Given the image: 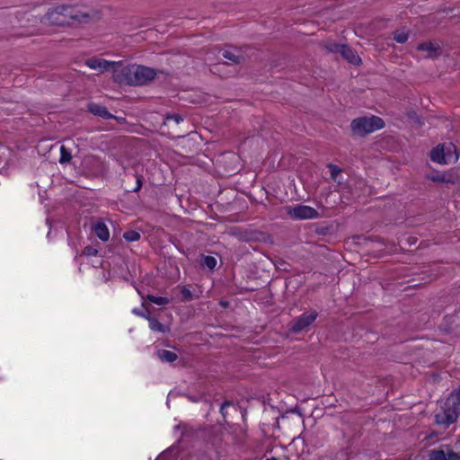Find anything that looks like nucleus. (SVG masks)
Masks as SVG:
<instances>
[{"label": "nucleus", "instance_id": "nucleus-1", "mask_svg": "<svg viewBox=\"0 0 460 460\" xmlns=\"http://www.w3.org/2000/svg\"><path fill=\"white\" fill-rule=\"evenodd\" d=\"M47 17L56 26H74L87 23L91 19L89 13L83 12L75 5L67 4H61L49 9Z\"/></svg>", "mask_w": 460, "mask_h": 460}, {"label": "nucleus", "instance_id": "nucleus-2", "mask_svg": "<svg viewBox=\"0 0 460 460\" xmlns=\"http://www.w3.org/2000/svg\"><path fill=\"white\" fill-rule=\"evenodd\" d=\"M156 75L155 70L141 65H130L122 67L116 75V81L128 85H144Z\"/></svg>", "mask_w": 460, "mask_h": 460}, {"label": "nucleus", "instance_id": "nucleus-3", "mask_svg": "<svg viewBox=\"0 0 460 460\" xmlns=\"http://www.w3.org/2000/svg\"><path fill=\"white\" fill-rule=\"evenodd\" d=\"M460 416V390L450 393L441 411L435 415V423L444 428L455 423Z\"/></svg>", "mask_w": 460, "mask_h": 460}, {"label": "nucleus", "instance_id": "nucleus-4", "mask_svg": "<svg viewBox=\"0 0 460 460\" xmlns=\"http://www.w3.org/2000/svg\"><path fill=\"white\" fill-rule=\"evenodd\" d=\"M384 119L378 116H363L351 120L350 129L353 136L364 137L367 135L385 128Z\"/></svg>", "mask_w": 460, "mask_h": 460}, {"label": "nucleus", "instance_id": "nucleus-5", "mask_svg": "<svg viewBox=\"0 0 460 460\" xmlns=\"http://www.w3.org/2000/svg\"><path fill=\"white\" fill-rule=\"evenodd\" d=\"M317 315V312L313 311L310 314H303L299 317L293 319L289 324V331L294 333H298L307 330L315 321Z\"/></svg>", "mask_w": 460, "mask_h": 460}, {"label": "nucleus", "instance_id": "nucleus-6", "mask_svg": "<svg viewBox=\"0 0 460 460\" xmlns=\"http://www.w3.org/2000/svg\"><path fill=\"white\" fill-rule=\"evenodd\" d=\"M288 212L295 219H312L319 217L317 210L308 206L288 208Z\"/></svg>", "mask_w": 460, "mask_h": 460}, {"label": "nucleus", "instance_id": "nucleus-7", "mask_svg": "<svg viewBox=\"0 0 460 460\" xmlns=\"http://www.w3.org/2000/svg\"><path fill=\"white\" fill-rule=\"evenodd\" d=\"M221 51L223 58L228 59L234 65H242L245 62L244 52L236 47L227 46Z\"/></svg>", "mask_w": 460, "mask_h": 460}, {"label": "nucleus", "instance_id": "nucleus-8", "mask_svg": "<svg viewBox=\"0 0 460 460\" xmlns=\"http://www.w3.org/2000/svg\"><path fill=\"white\" fill-rule=\"evenodd\" d=\"M429 460H460V453L447 449H432L429 451Z\"/></svg>", "mask_w": 460, "mask_h": 460}, {"label": "nucleus", "instance_id": "nucleus-9", "mask_svg": "<svg viewBox=\"0 0 460 460\" xmlns=\"http://www.w3.org/2000/svg\"><path fill=\"white\" fill-rule=\"evenodd\" d=\"M87 66L92 69L99 70L100 72L108 71L111 68H113L116 66V63L113 61H108L102 58H92L85 61Z\"/></svg>", "mask_w": 460, "mask_h": 460}, {"label": "nucleus", "instance_id": "nucleus-10", "mask_svg": "<svg viewBox=\"0 0 460 460\" xmlns=\"http://www.w3.org/2000/svg\"><path fill=\"white\" fill-rule=\"evenodd\" d=\"M87 108L89 112L102 119H117L116 116L111 114L103 105L95 102H90L88 103Z\"/></svg>", "mask_w": 460, "mask_h": 460}, {"label": "nucleus", "instance_id": "nucleus-11", "mask_svg": "<svg viewBox=\"0 0 460 460\" xmlns=\"http://www.w3.org/2000/svg\"><path fill=\"white\" fill-rule=\"evenodd\" d=\"M340 54L345 60L352 65H359L361 63V58L357 51L347 44L342 45Z\"/></svg>", "mask_w": 460, "mask_h": 460}, {"label": "nucleus", "instance_id": "nucleus-12", "mask_svg": "<svg viewBox=\"0 0 460 460\" xmlns=\"http://www.w3.org/2000/svg\"><path fill=\"white\" fill-rule=\"evenodd\" d=\"M418 50L428 52V58H436L442 53V49L438 44L432 42H422L417 46Z\"/></svg>", "mask_w": 460, "mask_h": 460}, {"label": "nucleus", "instance_id": "nucleus-13", "mask_svg": "<svg viewBox=\"0 0 460 460\" xmlns=\"http://www.w3.org/2000/svg\"><path fill=\"white\" fill-rule=\"evenodd\" d=\"M93 229L100 240H102L103 242H106L109 240L110 231L108 229L107 226L103 222H102V221L97 222L93 226Z\"/></svg>", "mask_w": 460, "mask_h": 460}, {"label": "nucleus", "instance_id": "nucleus-14", "mask_svg": "<svg viewBox=\"0 0 460 460\" xmlns=\"http://www.w3.org/2000/svg\"><path fill=\"white\" fill-rule=\"evenodd\" d=\"M178 447L176 446H172L163 451L155 460H176L178 457Z\"/></svg>", "mask_w": 460, "mask_h": 460}, {"label": "nucleus", "instance_id": "nucleus-15", "mask_svg": "<svg viewBox=\"0 0 460 460\" xmlns=\"http://www.w3.org/2000/svg\"><path fill=\"white\" fill-rule=\"evenodd\" d=\"M157 357L164 363H172L178 358V355L175 352L167 349H158Z\"/></svg>", "mask_w": 460, "mask_h": 460}, {"label": "nucleus", "instance_id": "nucleus-16", "mask_svg": "<svg viewBox=\"0 0 460 460\" xmlns=\"http://www.w3.org/2000/svg\"><path fill=\"white\" fill-rule=\"evenodd\" d=\"M430 159L431 161L438 164H446L447 162L443 146L440 147L438 146L437 147L433 148L430 152Z\"/></svg>", "mask_w": 460, "mask_h": 460}, {"label": "nucleus", "instance_id": "nucleus-17", "mask_svg": "<svg viewBox=\"0 0 460 460\" xmlns=\"http://www.w3.org/2000/svg\"><path fill=\"white\" fill-rule=\"evenodd\" d=\"M128 181H135L136 185L131 189H126L128 192H137L138 191L143 185V176L138 174H132L131 176H128Z\"/></svg>", "mask_w": 460, "mask_h": 460}, {"label": "nucleus", "instance_id": "nucleus-18", "mask_svg": "<svg viewBox=\"0 0 460 460\" xmlns=\"http://www.w3.org/2000/svg\"><path fill=\"white\" fill-rule=\"evenodd\" d=\"M149 327L154 332H162V333H164L167 332V328L155 317L149 319Z\"/></svg>", "mask_w": 460, "mask_h": 460}, {"label": "nucleus", "instance_id": "nucleus-19", "mask_svg": "<svg viewBox=\"0 0 460 460\" xmlns=\"http://www.w3.org/2000/svg\"><path fill=\"white\" fill-rule=\"evenodd\" d=\"M327 168L330 171L331 179L341 183L338 178L341 175L342 170L338 165L333 164H328Z\"/></svg>", "mask_w": 460, "mask_h": 460}, {"label": "nucleus", "instance_id": "nucleus-20", "mask_svg": "<svg viewBox=\"0 0 460 460\" xmlns=\"http://www.w3.org/2000/svg\"><path fill=\"white\" fill-rule=\"evenodd\" d=\"M200 264L204 268L214 270L217 265V260L213 256H203Z\"/></svg>", "mask_w": 460, "mask_h": 460}, {"label": "nucleus", "instance_id": "nucleus-21", "mask_svg": "<svg viewBox=\"0 0 460 460\" xmlns=\"http://www.w3.org/2000/svg\"><path fill=\"white\" fill-rule=\"evenodd\" d=\"M72 159V155L69 149H67L65 146H61L60 147V158L59 163L61 164H65L70 162Z\"/></svg>", "mask_w": 460, "mask_h": 460}, {"label": "nucleus", "instance_id": "nucleus-22", "mask_svg": "<svg viewBox=\"0 0 460 460\" xmlns=\"http://www.w3.org/2000/svg\"><path fill=\"white\" fill-rule=\"evenodd\" d=\"M342 45L335 42H327L324 44V49L328 53L340 54Z\"/></svg>", "mask_w": 460, "mask_h": 460}, {"label": "nucleus", "instance_id": "nucleus-23", "mask_svg": "<svg viewBox=\"0 0 460 460\" xmlns=\"http://www.w3.org/2000/svg\"><path fill=\"white\" fill-rule=\"evenodd\" d=\"M146 298L155 304V305H168L170 300L167 298V297H164V296H155L154 295H147L146 296Z\"/></svg>", "mask_w": 460, "mask_h": 460}, {"label": "nucleus", "instance_id": "nucleus-24", "mask_svg": "<svg viewBox=\"0 0 460 460\" xmlns=\"http://www.w3.org/2000/svg\"><path fill=\"white\" fill-rule=\"evenodd\" d=\"M123 237L128 242H136L140 239V234L137 231L130 230L123 234Z\"/></svg>", "mask_w": 460, "mask_h": 460}, {"label": "nucleus", "instance_id": "nucleus-25", "mask_svg": "<svg viewBox=\"0 0 460 460\" xmlns=\"http://www.w3.org/2000/svg\"><path fill=\"white\" fill-rule=\"evenodd\" d=\"M409 39V34L404 31H395L394 33V40L398 43H405Z\"/></svg>", "mask_w": 460, "mask_h": 460}, {"label": "nucleus", "instance_id": "nucleus-26", "mask_svg": "<svg viewBox=\"0 0 460 460\" xmlns=\"http://www.w3.org/2000/svg\"><path fill=\"white\" fill-rule=\"evenodd\" d=\"M228 407H233V402L232 401H228V400H226L220 406V413L225 420V422H227L226 421V415H227V411L226 409Z\"/></svg>", "mask_w": 460, "mask_h": 460}, {"label": "nucleus", "instance_id": "nucleus-27", "mask_svg": "<svg viewBox=\"0 0 460 460\" xmlns=\"http://www.w3.org/2000/svg\"><path fill=\"white\" fill-rule=\"evenodd\" d=\"M181 294L182 296V298L186 301H190L193 298L191 291L186 287L181 288Z\"/></svg>", "mask_w": 460, "mask_h": 460}, {"label": "nucleus", "instance_id": "nucleus-28", "mask_svg": "<svg viewBox=\"0 0 460 460\" xmlns=\"http://www.w3.org/2000/svg\"><path fill=\"white\" fill-rule=\"evenodd\" d=\"M165 119L166 120H173L176 124H179L180 122H181L183 120V118L181 115L174 113V114H167L165 117Z\"/></svg>", "mask_w": 460, "mask_h": 460}, {"label": "nucleus", "instance_id": "nucleus-29", "mask_svg": "<svg viewBox=\"0 0 460 460\" xmlns=\"http://www.w3.org/2000/svg\"><path fill=\"white\" fill-rule=\"evenodd\" d=\"M83 253L87 256H96L98 253L97 249L93 248V246H86L84 249Z\"/></svg>", "mask_w": 460, "mask_h": 460}, {"label": "nucleus", "instance_id": "nucleus-30", "mask_svg": "<svg viewBox=\"0 0 460 460\" xmlns=\"http://www.w3.org/2000/svg\"><path fill=\"white\" fill-rule=\"evenodd\" d=\"M435 181H439L442 182H452L453 180L451 179V175L448 174H442L435 179Z\"/></svg>", "mask_w": 460, "mask_h": 460}, {"label": "nucleus", "instance_id": "nucleus-31", "mask_svg": "<svg viewBox=\"0 0 460 460\" xmlns=\"http://www.w3.org/2000/svg\"><path fill=\"white\" fill-rule=\"evenodd\" d=\"M409 117L412 119H415V121L418 122L420 125L423 124V121L420 120V119L417 116L415 112L409 114Z\"/></svg>", "mask_w": 460, "mask_h": 460}, {"label": "nucleus", "instance_id": "nucleus-32", "mask_svg": "<svg viewBox=\"0 0 460 460\" xmlns=\"http://www.w3.org/2000/svg\"><path fill=\"white\" fill-rule=\"evenodd\" d=\"M132 313L136 315L141 316V315H144L145 310L135 308V309H133Z\"/></svg>", "mask_w": 460, "mask_h": 460}, {"label": "nucleus", "instance_id": "nucleus-33", "mask_svg": "<svg viewBox=\"0 0 460 460\" xmlns=\"http://www.w3.org/2000/svg\"><path fill=\"white\" fill-rule=\"evenodd\" d=\"M141 317L146 318L148 322H149V319L153 318V316L150 315L147 309H145L144 315H141Z\"/></svg>", "mask_w": 460, "mask_h": 460}, {"label": "nucleus", "instance_id": "nucleus-34", "mask_svg": "<svg viewBox=\"0 0 460 460\" xmlns=\"http://www.w3.org/2000/svg\"><path fill=\"white\" fill-rule=\"evenodd\" d=\"M230 160H231V161H238V160H239V157H238V156H236V155H234V154H231V155H230Z\"/></svg>", "mask_w": 460, "mask_h": 460}, {"label": "nucleus", "instance_id": "nucleus-35", "mask_svg": "<svg viewBox=\"0 0 460 460\" xmlns=\"http://www.w3.org/2000/svg\"><path fill=\"white\" fill-rule=\"evenodd\" d=\"M284 264H286V262L284 261L280 260L278 267L279 268L280 266H283Z\"/></svg>", "mask_w": 460, "mask_h": 460}, {"label": "nucleus", "instance_id": "nucleus-36", "mask_svg": "<svg viewBox=\"0 0 460 460\" xmlns=\"http://www.w3.org/2000/svg\"><path fill=\"white\" fill-rule=\"evenodd\" d=\"M189 398H190L192 402H197V399H195V397L190 396Z\"/></svg>", "mask_w": 460, "mask_h": 460}, {"label": "nucleus", "instance_id": "nucleus-37", "mask_svg": "<svg viewBox=\"0 0 460 460\" xmlns=\"http://www.w3.org/2000/svg\"><path fill=\"white\" fill-rule=\"evenodd\" d=\"M266 460H278L276 457H270V458H267Z\"/></svg>", "mask_w": 460, "mask_h": 460}]
</instances>
